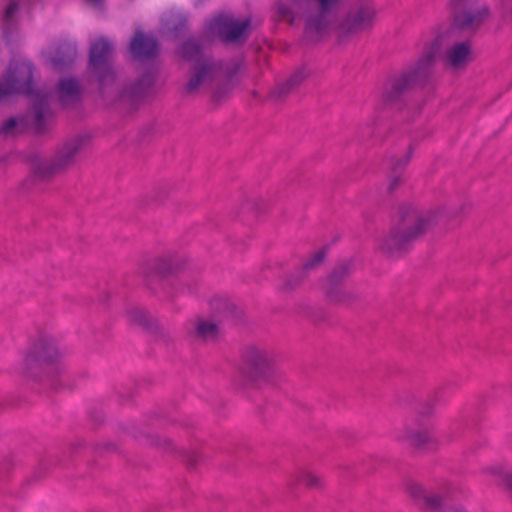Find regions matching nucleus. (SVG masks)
I'll return each mask as SVG.
<instances>
[{
  "label": "nucleus",
  "mask_w": 512,
  "mask_h": 512,
  "mask_svg": "<svg viewBox=\"0 0 512 512\" xmlns=\"http://www.w3.org/2000/svg\"><path fill=\"white\" fill-rule=\"evenodd\" d=\"M307 9L306 33L319 35L335 31L341 41L352 39L369 31L374 25L377 11L371 2H357L345 10L341 2H311Z\"/></svg>",
  "instance_id": "1"
},
{
  "label": "nucleus",
  "mask_w": 512,
  "mask_h": 512,
  "mask_svg": "<svg viewBox=\"0 0 512 512\" xmlns=\"http://www.w3.org/2000/svg\"><path fill=\"white\" fill-rule=\"evenodd\" d=\"M246 374L257 384L268 382L274 375L272 358L264 350L249 349L246 354Z\"/></svg>",
  "instance_id": "7"
},
{
  "label": "nucleus",
  "mask_w": 512,
  "mask_h": 512,
  "mask_svg": "<svg viewBox=\"0 0 512 512\" xmlns=\"http://www.w3.org/2000/svg\"><path fill=\"white\" fill-rule=\"evenodd\" d=\"M76 54L75 44L64 42L54 52H51L49 58L52 65L60 69L62 66L71 63L75 59Z\"/></svg>",
  "instance_id": "14"
},
{
  "label": "nucleus",
  "mask_w": 512,
  "mask_h": 512,
  "mask_svg": "<svg viewBox=\"0 0 512 512\" xmlns=\"http://www.w3.org/2000/svg\"><path fill=\"white\" fill-rule=\"evenodd\" d=\"M472 60L473 51L469 41L453 43L443 55L445 66L452 71L465 69Z\"/></svg>",
  "instance_id": "9"
},
{
  "label": "nucleus",
  "mask_w": 512,
  "mask_h": 512,
  "mask_svg": "<svg viewBox=\"0 0 512 512\" xmlns=\"http://www.w3.org/2000/svg\"><path fill=\"white\" fill-rule=\"evenodd\" d=\"M438 219V213H419L409 209L401 214L397 225L386 235L379 244V249L388 255L394 256L418 236L429 230Z\"/></svg>",
  "instance_id": "3"
},
{
  "label": "nucleus",
  "mask_w": 512,
  "mask_h": 512,
  "mask_svg": "<svg viewBox=\"0 0 512 512\" xmlns=\"http://www.w3.org/2000/svg\"><path fill=\"white\" fill-rule=\"evenodd\" d=\"M17 125V120L15 118H10L7 121L3 123V125L0 128V132L3 134H9L13 131V129Z\"/></svg>",
  "instance_id": "23"
},
{
  "label": "nucleus",
  "mask_w": 512,
  "mask_h": 512,
  "mask_svg": "<svg viewBox=\"0 0 512 512\" xmlns=\"http://www.w3.org/2000/svg\"><path fill=\"white\" fill-rule=\"evenodd\" d=\"M180 54L187 60H196V65L186 85L188 92H195L212 81L215 66L210 60L202 58V47L198 41L189 40L185 42L181 47Z\"/></svg>",
  "instance_id": "5"
},
{
  "label": "nucleus",
  "mask_w": 512,
  "mask_h": 512,
  "mask_svg": "<svg viewBox=\"0 0 512 512\" xmlns=\"http://www.w3.org/2000/svg\"><path fill=\"white\" fill-rule=\"evenodd\" d=\"M32 76L33 69L28 60L12 61L3 81L0 82V100L18 93L27 94L35 113L36 129L41 132L43 130L42 121L48 110L49 95L33 90Z\"/></svg>",
  "instance_id": "2"
},
{
  "label": "nucleus",
  "mask_w": 512,
  "mask_h": 512,
  "mask_svg": "<svg viewBox=\"0 0 512 512\" xmlns=\"http://www.w3.org/2000/svg\"><path fill=\"white\" fill-rule=\"evenodd\" d=\"M113 54L112 42L101 36L90 44L89 64L91 70L99 78L100 88L105 93L106 87L115 80L114 72L110 65Z\"/></svg>",
  "instance_id": "6"
},
{
  "label": "nucleus",
  "mask_w": 512,
  "mask_h": 512,
  "mask_svg": "<svg viewBox=\"0 0 512 512\" xmlns=\"http://www.w3.org/2000/svg\"><path fill=\"white\" fill-rule=\"evenodd\" d=\"M488 11L483 8L462 7L454 16V25L463 30H474L486 19Z\"/></svg>",
  "instance_id": "11"
},
{
  "label": "nucleus",
  "mask_w": 512,
  "mask_h": 512,
  "mask_svg": "<svg viewBox=\"0 0 512 512\" xmlns=\"http://www.w3.org/2000/svg\"><path fill=\"white\" fill-rule=\"evenodd\" d=\"M434 63V55L429 52L421 57L411 73L404 76L405 83L416 82L425 79Z\"/></svg>",
  "instance_id": "15"
},
{
  "label": "nucleus",
  "mask_w": 512,
  "mask_h": 512,
  "mask_svg": "<svg viewBox=\"0 0 512 512\" xmlns=\"http://www.w3.org/2000/svg\"><path fill=\"white\" fill-rule=\"evenodd\" d=\"M325 257V249H321L316 251L308 260H306L303 264L302 270L305 273L310 272L311 270L315 269L317 266H319Z\"/></svg>",
  "instance_id": "21"
},
{
  "label": "nucleus",
  "mask_w": 512,
  "mask_h": 512,
  "mask_svg": "<svg viewBox=\"0 0 512 512\" xmlns=\"http://www.w3.org/2000/svg\"><path fill=\"white\" fill-rule=\"evenodd\" d=\"M410 157L409 156H405L403 158H401L398 162H397V166H402V165H405L408 163Z\"/></svg>",
  "instance_id": "27"
},
{
  "label": "nucleus",
  "mask_w": 512,
  "mask_h": 512,
  "mask_svg": "<svg viewBox=\"0 0 512 512\" xmlns=\"http://www.w3.org/2000/svg\"><path fill=\"white\" fill-rule=\"evenodd\" d=\"M407 491L423 508L435 509L441 504V498L438 495L427 493L423 487L417 483L408 484Z\"/></svg>",
  "instance_id": "12"
},
{
  "label": "nucleus",
  "mask_w": 512,
  "mask_h": 512,
  "mask_svg": "<svg viewBox=\"0 0 512 512\" xmlns=\"http://www.w3.org/2000/svg\"><path fill=\"white\" fill-rule=\"evenodd\" d=\"M128 318L132 323L145 325L147 323L146 313L141 309H131Z\"/></svg>",
  "instance_id": "22"
},
{
  "label": "nucleus",
  "mask_w": 512,
  "mask_h": 512,
  "mask_svg": "<svg viewBox=\"0 0 512 512\" xmlns=\"http://www.w3.org/2000/svg\"><path fill=\"white\" fill-rule=\"evenodd\" d=\"M17 10H18L17 2H10L9 5L5 9V20L8 22Z\"/></svg>",
  "instance_id": "24"
},
{
  "label": "nucleus",
  "mask_w": 512,
  "mask_h": 512,
  "mask_svg": "<svg viewBox=\"0 0 512 512\" xmlns=\"http://www.w3.org/2000/svg\"><path fill=\"white\" fill-rule=\"evenodd\" d=\"M130 52L135 59L147 60L158 52V44L152 35L136 31L130 42Z\"/></svg>",
  "instance_id": "10"
},
{
  "label": "nucleus",
  "mask_w": 512,
  "mask_h": 512,
  "mask_svg": "<svg viewBox=\"0 0 512 512\" xmlns=\"http://www.w3.org/2000/svg\"><path fill=\"white\" fill-rule=\"evenodd\" d=\"M81 148L80 140H73L66 143L56 154L55 163L51 169L53 171L64 168L65 166L72 163Z\"/></svg>",
  "instance_id": "13"
},
{
  "label": "nucleus",
  "mask_w": 512,
  "mask_h": 512,
  "mask_svg": "<svg viewBox=\"0 0 512 512\" xmlns=\"http://www.w3.org/2000/svg\"><path fill=\"white\" fill-rule=\"evenodd\" d=\"M249 26V19H236L231 15L223 14L212 20L210 29L224 42H237L246 36Z\"/></svg>",
  "instance_id": "8"
},
{
  "label": "nucleus",
  "mask_w": 512,
  "mask_h": 512,
  "mask_svg": "<svg viewBox=\"0 0 512 512\" xmlns=\"http://www.w3.org/2000/svg\"><path fill=\"white\" fill-rule=\"evenodd\" d=\"M63 351L53 339H41L33 345L23 360V371L29 376H36L40 370L47 374L58 373L61 368Z\"/></svg>",
  "instance_id": "4"
},
{
  "label": "nucleus",
  "mask_w": 512,
  "mask_h": 512,
  "mask_svg": "<svg viewBox=\"0 0 512 512\" xmlns=\"http://www.w3.org/2000/svg\"><path fill=\"white\" fill-rule=\"evenodd\" d=\"M346 273V268L340 267L336 269L330 276V281L335 283Z\"/></svg>",
  "instance_id": "25"
},
{
  "label": "nucleus",
  "mask_w": 512,
  "mask_h": 512,
  "mask_svg": "<svg viewBox=\"0 0 512 512\" xmlns=\"http://www.w3.org/2000/svg\"><path fill=\"white\" fill-rule=\"evenodd\" d=\"M395 186H396V181H395V180H393V181L391 182V187H395Z\"/></svg>",
  "instance_id": "28"
},
{
  "label": "nucleus",
  "mask_w": 512,
  "mask_h": 512,
  "mask_svg": "<svg viewBox=\"0 0 512 512\" xmlns=\"http://www.w3.org/2000/svg\"><path fill=\"white\" fill-rule=\"evenodd\" d=\"M295 284L287 283V288H292Z\"/></svg>",
  "instance_id": "29"
},
{
  "label": "nucleus",
  "mask_w": 512,
  "mask_h": 512,
  "mask_svg": "<svg viewBox=\"0 0 512 512\" xmlns=\"http://www.w3.org/2000/svg\"><path fill=\"white\" fill-rule=\"evenodd\" d=\"M278 10L281 14V18L283 20L289 21L291 24H293L297 20L296 12L304 10L302 5H297L293 8H290L286 5V3L281 2V4L278 7Z\"/></svg>",
  "instance_id": "20"
},
{
  "label": "nucleus",
  "mask_w": 512,
  "mask_h": 512,
  "mask_svg": "<svg viewBox=\"0 0 512 512\" xmlns=\"http://www.w3.org/2000/svg\"><path fill=\"white\" fill-rule=\"evenodd\" d=\"M292 480L295 484L304 485L310 489H317L323 485V478L321 475L306 469H300L292 475Z\"/></svg>",
  "instance_id": "16"
},
{
  "label": "nucleus",
  "mask_w": 512,
  "mask_h": 512,
  "mask_svg": "<svg viewBox=\"0 0 512 512\" xmlns=\"http://www.w3.org/2000/svg\"><path fill=\"white\" fill-rule=\"evenodd\" d=\"M58 91L61 102L67 104L79 94V85L75 79H62L58 84Z\"/></svg>",
  "instance_id": "18"
},
{
  "label": "nucleus",
  "mask_w": 512,
  "mask_h": 512,
  "mask_svg": "<svg viewBox=\"0 0 512 512\" xmlns=\"http://www.w3.org/2000/svg\"><path fill=\"white\" fill-rule=\"evenodd\" d=\"M219 335V327L208 320H198L195 326V338L201 341L215 340Z\"/></svg>",
  "instance_id": "17"
},
{
  "label": "nucleus",
  "mask_w": 512,
  "mask_h": 512,
  "mask_svg": "<svg viewBox=\"0 0 512 512\" xmlns=\"http://www.w3.org/2000/svg\"><path fill=\"white\" fill-rule=\"evenodd\" d=\"M400 438L407 441L414 447H421L430 441L431 435L428 430H421L417 432L406 431L404 435L400 436Z\"/></svg>",
  "instance_id": "19"
},
{
  "label": "nucleus",
  "mask_w": 512,
  "mask_h": 512,
  "mask_svg": "<svg viewBox=\"0 0 512 512\" xmlns=\"http://www.w3.org/2000/svg\"><path fill=\"white\" fill-rule=\"evenodd\" d=\"M152 83V77L151 76H146L144 77L143 80H141L138 84H137V88H136V93L139 94L140 93V86H142V84H145L146 86H149L150 84Z\"/></svg>",
  "instance_id": "26"
}]
</instances>
